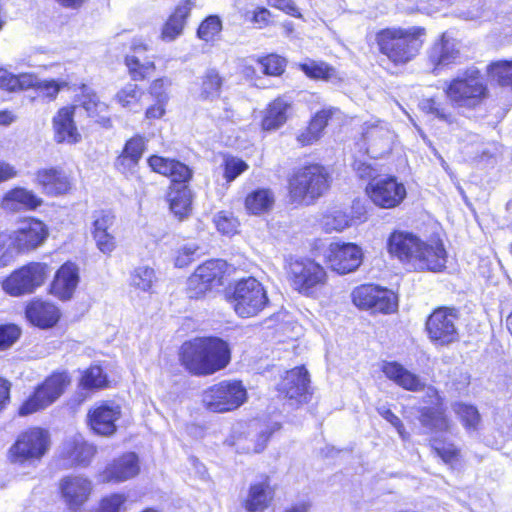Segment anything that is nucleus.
Wrapping results in <instances>:
<instances>
[{"instance_id": "11", "label": "nucleus", "mask_w": 512, "mask_h": 512, "mask_svg": "<svg viewBox=\"0 0 512 512\" xmlns=\"http://www.w3.org/2000/svg\"><path fill=\"white\" fill-rule=\"evenodd\" d=\"M70 382V377L65 372L52 374L23 403L19 414L25 416L45 409L63 394Z\"/></svg>"}, {"instance_id": "35", "label": "nucleus", "mask_w": 512, "mask_h": 512, "mask_svg": "<svg viewBox=\"0 0 512 512\" xmlns=\"http://www.w3.org/2000/svg\"><path fill=\"white\" fill-rule=\"evenodd\" d=\"M291 103L284 98H276L272 101L262 120V128L266 131H272L284 125L289 117Z\"/></svg>"}, {"instance_id": "50", "label": "nucleus", "mask_w": 512, "mask_h": 512, "mask_svg": "<svg viewBox=\"0 0 512 512\" xmlns=\"http://www.w3.org/2000/svg\"><path fill=\"white\" fill-rule=\"evenodd\" d=\"M115 215L110 211L94 214L92 235L114 232Z\"/></svg>"}, {"instance_id": "43", "label": "nucleus", "mask_w": 512, "mask_h": 512, "mask_svg": "<svg viewBox=\"0 0 512 512\" xmlns=\"http://www.w3.org/2000/svg\"><path fill=\"white\" fill-rule=\"evenodd\" d=\"M491 80L512 88V61H497L488 66Z\"/></svg>"}, {"instance_id": "23", "label": "nucleus", "mask_w": 512, "mask_h": 512, "mask_svg": "<svg viewBox=\"0 0 512 512\" xmlns=\"http://www.w3.org/2000/svg\"><path fill=\"white\" fill-rule=\"evenodd\" d=\"M77 108L74 105L62 107L53 117L54 138L57 143L75 144L81 140V134L74 122Z\"/></svg>"}, {"instance_id": "10", "label": "nucleus", "mask_w": 512, "mask_h": 512, "mask_svg": "<svg viewBox=\"0 0 512 512\" xmlns=\"http://www.w3.org/2000/svg\"><path fill=\"white\" fill-rule=\"evenodd\" d=\"M50 436L48 431L34 427L21 433L10 449L14 463H34L39 461L48 451Z\"/></svg>"}, {"instance_id": "63", "label": "nucleus", "mask_w": 512, "mask_h": 512, "mask_svg": "<svg viewBox=\"0 0 512 512\" xmlns=\"http://www.w3.org/2000/svg\"><path fill=\"white\" fill-rule=\"evenodd\" d=\"M434 449L438 456H440L445 463H453L459 458V450L453 444L442 446L435 444Z\"/></svg>"}, {"instance_id": "28", "label": "nucleus", "mask_w": 512, "mask_h": 512, "mask_svg": "<svg viewBox=\"0 0 512 512\" xmlns=\"http://www.w3.org/2000/svg\"><path fill=\"white\" fill-rule=\"evenodd\" d=\"M382 372L388 379L405 390L417 392L425 388V382L418 375L397 362H385Z\"/></svg>"}, {"instance_id": "37", "label": "nucleus", "mask_w": 512, "mask_h": 512, "mask_svg": "<svg viewBox=\"0 0 512 512\" xmlns=\"http://www.w3.org/2000/svg\"><path fill=\"white\" fill-rule=\"evenodd\" d=\"M171 212L179 220L186 218L191 212L192 196L187 186L172 189L168 195Z\"/></svg>"}, {"instance_id": "40", "label": "nucleus", "mask_w": 512, "mask_h": 512, "mask_svg": "<svg viewBox=\"0 0 512 512\" xmlns=\"http://www.w3.org/2000/svg\"><path fill=\"white\" fill-rule=\"evenodd\" d=\"M420 421L423 426L434 431H448L450 429V422L440 408L423 409Z\"/></svg>"}, {"instance_id": "16", "label": "nucleus", "mask_w": 512, "mask_h": 512, "mask_svg": "<svg viewBox=\"0 0 512 512\" xmlns=\"http://www.w3.org/2000/svg\"><path fill=\"white\" fill-rule=\"evenodd\" d=\"M324 257L330 268L338 274L355 271L362 263V249L354 243H331Z\"/></svg>"}, {"instance_id": "57", "label": "nucleus", "mask_w": 512, "mask_h": 512, "mask_svg": "<svg viewBox=\"0 0 512 512\" xmlns=\"http://www.w3.org/2000/svg\"><path fill=\"white\" fill-rule=\"evenodd\" d=\"M350 218L340 211L326 217L325 227L328 231L341 232L350 226Z\"/></svg>"}, {"instance_id": "19", "label": "nucleus", "mask_w": 512, "mask_h": 512, "mask_svg": "<svg viewBox=\"0 0 512 512\" xmlns=\"http://www.w3.org/2000/svg\"><path fill=\"white\" fill-rule=\"evenodd\" d=\"M309 377L304 367L287 371L277 385L279 394L296 403L306 402L309 394Z\"/></svg>"}, {"instance_id": "26", "label": "nucleus", "mask_w": 512, "mask_h": 512, "mask_svg": "<svg viewBox=\"0 0 512 512\" xmlns=\"http://www.w3.org/2000/svg\"><path fill=\"white\" fill-rule=\"evenodd\" d=\"M148 164L153 171L169 177L174 183H186L192 177L191 169L174 159L153 155L148 159Z\"/></svg>"}, {"instance_id": "56", "label": "nucleus", "mask_w": 512, "mask_h": 512, "mask_svg": "<svg viewBox=\"0 0 512 512\" xmlns=\"http://www.w3.org/2000/svg\"><path fill=\"white\" fill-rule=\"evenodd\" d=\"M420 105L425 112L435 115V117L448 124L453 123L452 116L447 113L441 104L436 102L434 99H425Z\"/></svg>"}, {"instance_id": "64", "label": "nucleus", "mask_w": 512, "mask_h": 512, "mask_svg": "<svg viewBox=\"0 0 512 512\" xmlns=\"http://www.w3.org/2000/svg\"><path fill=\"white\" fill-rule=\"evenodd\" d=\"M15 91L38 87L39 79L32 73L15 75Z\"/></svg>"}, {"instance_id": "25", "label": "nucleus", "mask_w": 512, "mask_h": 512, "mask_svg": "<svg viewBox=\"0 0 512 512\" xmlns=\"http://www.w3.org/2000/svg\"><path fill=\"white\" fill-rule=\"evenodd\" d=\"M148 50L146 44L141 41H134L132 43V55L125 58V64L128 68L130 77L134 81L144 80L155 69L154 61L152 58L143 57V53Z\"/></svg>"}, {"instance_id": "54", "label": "nucleus", "mask_w": 512, "mask_h": 512, "mask_svg": "<svg viewBox=\"0 0 512 512\" xmlns=\"http://www.w3.org/2000/svg\"><path fill=\"white\" fill-rule=\"evenodd\" d=\"M285 64L284 58L274 54L260 60L263 73L272 76L280 75L284 71Z\"/></svg>"}, {"instance_id": "7", "label": "nucleus", "mask_w": 512, "mask_h": 512, "mask_svg": "<svg viewBox=\"0 0 512 512\" xmlns=\"http://www.w3.org/2000/svg\"><path fill=\"white\" fill-rule=\"evenodd\" d=\"M445 93L453 105L473 108L485 97L486 86L476 69H468L447 85Z\"/></svg>"}, {"instance_id": "3", "label": "nucleus", "mask_w": 512, "mask_h": 512, "mask_svg": "<svg viewBox=\"0 0 512 512\" xmlns=\"http://www.w3.org/2000/svg\"><path fill=\"white\" fill-rule=\"evenodd\" d=\"M425 29L421 27L386 28L376 34L379 51L396 65L413 60L423 45Z\"/></svg>"}, {"instance_id": "44", "label": "nucleus", "mask_w": 512, "mask_h": 512, "mask_svg": "<svg viewBox=\"0 0 512 512\" xmlns=\"http://www.w3.org/2000/svg\"><path fill=\"white\" fill-rule=\"evenodd\" d=\"M128 496L124 493H111L99 501L92 512H126Z\"/></svg>"}, {"instance_id": "29", "label": "nucleus", "mask_w": 512, "mask_h": 512, "mask_svg": "<svg viewBox=\"0 0 512 512\" xmlns=\"http://www.w3.org/2000/svg\"><path fill=\"white\" fill-rule=\"evenodd\" d=\"M460 55L458 42L443 33L429 50V61L435 66H447L454 63Z\"/></svg>"}, {"instance_id": "5", "label": "nucleus", "mask_w": 512, "mask_h": 512, "mask_svg": "<svg viewBox=\"0 0 512 512\" xmlns=\"http://www.w3.org/2000/svg\"><path fill=\"white\" fill-rule=\"evenodd\" d=\"M329 188V175L319 164L298 168L289 178V194L297 204L310 205Z\"/></svg>"}, {"instance_id": "18", "label": "nucleus", "mask_w": 512, "mask_h": 512, "mask_svg": "<svg viewBox=\"0 0 512 512\" xmlns=\"http://www.w3.org/2000/svg\"><path fill=\"white\" fill-rule=\"evenodd\" d=\"M140 473L139 457L134 452H127L113 459L99 473L101 483H122L135 478Z\"/></svg>"}, {"instance_id": "36", "label": "nucleus", "mask_w": 512, "mask_h": 512, "mask_svg": "<svg viewBox=\"0 0 512 512\" xmlns=\"http://www.w3.org/2000/svg\"><path fill=\"white\" fill-rule=\"evenodd\" d=\"M274 202V193L270 189L260 188L247 195L245 208L250 214L260 215L270 211Z\"/></svg>"}, {"instance_id": "49", "label": "nucleus", "mask_w": 512, "mask_h": 512, "mask_svg": "<svg viewBox=\"0 0 512 512\" xmlns=\"http://www.w3.org/2000/svg\"><path fill=\"white\" fill-rule=\"evenodd\" d=\"M217 230L224 235H234L238 232L239 222L232 213L221 211L214 216Z\"/></svg>"}, {"instance_id": "1", "label": "nucleus", "mask_w": 512, "mask_h": 512, "mask_svg": "<svg viewBox=\"0 0 512 512\" xmlns=\"http://www.w3.org/2000/svg\"><path fill=\"white\" fill-rule=\"evenodd\" d=\"M388 252L416 271L439 272L445 268L446 251L441 241L429 243L403 231L393 232L387 242Z\"/></svg>"}, {"instance_id": "2", "label": "nucleus", "mask_w": 512, "mask_h": 512, "mask_svg": "<svg viewBox=\"0 0 512 512\" xmlns=\"http://www.w3.org/2000/svg\"><path fill=\"white\" fill-rule=\"evenodd\" d=\"M230 351L219 338H196L181 347V362L195 375H210L227 366Z\"/></svg>"}, {"instance_id": "51", "label": "nucleus", "mask_w": 512, "mask_h": 512, "mask_svg": "<svg viewBox=\"0 0 512 512\" xmlns=\"http://www.w3.org/2000/svg\"><path fill=\"white\" fill-rule=\"evenodd\" d=\"M69 85V82L65 79H51V80H39L37 90L40 94H42L44 97L54 100L58 93L67 88Z\"/></svg>"}, {"instance_id": "45", "label": "nucleus", "mask_w": 512, "mask_h": 512, "mask_svg": "<svg viewBox=\"0 0 512 512\" xmlns=\"http://www.w3.org/2000/svg\"><path fill=\"white\" fill-rule=\"evenodd\" d=\"M453 410L468 431H475L480 423L478 410L471 405L456 403Z\"/></svg>"}, {"instance_id": "21", "label": "nucleus", "mask_w": 512, "mask_h": 512, "mask_svg": "<svg viewBox=\"0 0 512 512\" xmlns=\"http://www.w3.org/2000/svg\"><path fill=\"white\" fill-rule=\"evenodd\" d=\"M121 417L119 405L102 402L95 405L88 412V423L91 429L98 435L111 436L116 430V421Z\"/></svg>"}, {"instance_id": "8", "label": "nucleus", "mask_w": 512, "mask_h": 512, "mask_svg": "<svg viewBox=\"0 0 512 512\" xmlns=\"http://www.w3.org/2000/svg\"><path fill=\"white\" fill-rule=\"evenodd\" d=\"M231 303L238 316L249 318L266 307L268 297L263 285L254 277H248L236 283Z\"/></svg>"}, {"instance_id": "46", "label": "nucleus", "mask_w": 512, "mask_h": 512, "mask_svg": "<svg viewBox=\"0 0 512 512\" xmlns=\"http://www.w3.org/2000/svg\"><path fill=\"white\" fill-rule=\"evenodd\" d=\"M272 433L273 430L270 428L260 430L256 435H253L255 438V444L253 446L243 445L242 439H237L232 445H234L237 452L240 453H260L265 449Z\"/></svg>"}, {"instance_id": "20", "label": "nucleus", "mask_w": 512, "mask_h": 512, "mask_svg": "<svg viewBox=\"0 0 512 512\" xmlns=\"http://www.w3.org/2000/svg\"><path fill=\"white\" fill-rule=\"evenodd\" d=\"M362 135L367 144V152L373 157L391 150L394 133L387 123L380 120L365 122Z\"/></svg>"}, {"instance_id": "52", "label": "nucleus", "mask_w": 512, "mask_h": 512, "mask_svg": "<svg viewBox=\"0 0 512 512\" xmlns=\"http://www.w3.org/2000/svg\"><path fill=\"white\" fill-rule=\"evenodd\" d=\"M21 336V329L15 324H0V351L9 349Z\"/></svg>"}, {"instance_id": "13", "label": "nucleus", "mask_w": 512, "mask_h": 512, "mask_svg": "<svg viewBox=\"0 0 512 512\" xmlns=\"http://www.w3.org/2000/svg\"><path fill=\"white\" fill-rule=\"evenodd\" d=\"M46 278V265L30 263L14 271L2 283L3 290L14 297L30 294L41 286Z\"/></svg>"}, {"instance_id": "6", "label": "nucleus", "mask_w": 512, "mask_h": 512, "mask_svg": "<svg viewBox=\"0 0 512 512\" xmlns=\"http://www.w3.org/2000/svg\"><path fill=\"white\" fill-rule=\"evenodd\" d=\"M459 310L438 307L427 318L425 331L435 347H448L460 340Z\"/></svg>"}, {"instance_id": "31", "label": "nucleus", "mask_w": 512, "mask_h": 512, "mask_svg": "<svg viewBox=\"0 0 512 512\" xmlns=\"http://www.w3.org/2000/svg\"><path fill=\"white\" fill-rule=\"evenodd\" d=\"M337 112H339V110L333 107L324 108L317 112L311 119L309 125L298 134L297 141L302 146L312 145L317 142L322 137L329 119Z\"/></svg>"}, {"instance_id": "34", "label": "nucleus", "mask_w": 512, "mask_h": 512, "mask_svg": "<svg viewBox=\"0 0 512 512\" xmlns=\"http://www.w3.org/2000/svg\"><path fill=\"white\" fill-rule=\"evenodd\" d=\"M36 181L49 195H60L70 189L68 176L57 169H42L36 173Z\"/></svg>"}, {"instance_id": "60", "label": "nucleus", "mask_w": 512, "mask_h": 512, "mask_svg": "<svg viewBox=\"0 0 512 512\" xmlns=\"http://www.w3.org/2000/svg\"><path fill=\"white\" fill-rule=\"evenodd\" d=\"M97 248L104 254H111L116 248L115 233L93 235Z\"/></svg>"}, {"instance_id": "59", "label": "nucleus", "mask_w": 512, "mask_h": 512, "mask_svg": "<svg viewBox=\"0 0 512 512\" xmlns=\"http://www.w3.org/2000/svg\"><path fill=\"white\" fill-rule=\"evenodd\" d=\"M183 27H184L183 21L179 20L178 18L171 15L163 27L162 38L165 41L174 40L176 37H178L182 33Z\"/></svg>"}, {"instance_id": "24", "label": "nucleus", "mask_w": 512, "mask_h": 512, "mask_svg": "<svg viewBox=\"0 0 512 512\" xmlns=\"http://www.w3.org/2000/svg\"><path fill=\"white\" fill-rule=\"evenodd\" d=\"M275 491L268 477L250 484L241 504L247 512H264L272 503Z\"/></svg>"}, {"instance_id": "62", "label": "nucleus", "mask_w": 512, "mask_h": 512, "mask_svg": "<svg viewBox=\"0 0 512 512\" xmlns=\"http://www.w3.org/2000/svg\"><path fill=\"white\" fill-rule=\"evenodd\" d=\"M198 250V246L195 244H187L178 250L175 258V265L177 267H185L194 260V255Z\"/></svg>"}, {"instance_id": "27", "label": "nucleus", "mask_w": 512, "mask_h": 512, "mask_svg": "<svg viewBox=\"0 0 512 512\" xmlns=\"http://www.w3.org/2000/svg\"><path fill=\"white\" fill-rule=\"evenodd\" d=\"M78 283V267L71 262H67L57 271L51 292L59 299L67 300L72 297Z\"/></svg>"}, {"instance_id": "39", "label": "nucleus", "mask_w": 512, "mask_h": 512, "mask_svg": "<svg viewBox=\"0 0 512 512\" xmlns=\"http://www.w3.org/2000/svg\"><path fill=\"white\" fill-rule=\"evenodd\" d=\"M223 80L215 69H209L202 77L199 97L214 100L220 96Z\"/></svg>"}, {"instance_id": "33", "label": "nucleus", "mask_w": 512, "mask_h": 512, "mask_svg": "<svg viewBox=\"0 0 512 512\" xmlns=\"http://www.w3.org/2000/svg\"><path fill=\"white\" fill-rule=\"evenodd\" d=\"M95 453L96 448L80 435L68 439L62 448V455L78 465H87Z\"/></svg>"}, {"instance_id": "58", "label": "nucleus", "mask_w": 512, "mask_h": 512, "mask_svg": "<svg viewBox=\"0 0 512 512\" xmlns=\"http://www.w3.org/2000/svg\"><path fill=\"white\" fill-rule=\"evenodd\" d=\"M145 149V141L141 136H135L128 140L123 149L124 154L129 155L131 160H140Z\"/></svg>"}, {"instance_id": "48", "label": "nucleus", "mask_w": 512, "mask_h": 512, "mask_svg": "<svg viewBox=\"0 0 512 512\" xmlns=\"http://www.w3.org/2000/svg\"><path fill=\"white\" fill-rule=\"evenodd\" d=\"M107 384V377L101 367L91 366L88 368L81 379V385L86 389H100Z\"/></svg>"}, {"instance_id": "47", "label": "nucleus", "mask_w": 512, "mask_h": 512, "mask_svg": "<svg viewBox=\"0 0 512 512\" xmlns=\"http://www.w3.org/2000/svg\"><path fill=\"white\" fill-rule=\"evenodd\" d=\"M221 30L222 21L218 16L211 15L202 21L197 30V35L201 40L205 42H211L215 40L216 36L220 34Z\"/></svg>"}, {"instance_id": "30", "label": "nucleus", "mask_w": 512, "mask_h": 512, "mask_svg": "<svg viewBox=\"0 0 512 512\" xmlns=\"http://www.w3.org/2000/svg\"><path fill=\"white\" fill-rule=\"evenodd\" d=\"M42 204V200L32 191L22 187L8 191L2 199V208L10 212L33 210Z\"/></svg>"}, {"instance_id": "55", "label": "nucleus", "mask_w": 512, "mask_h": 512, "mask_svg": "<svg viewBox=\"0 0 512 512\" xmlns=\"http://www.w3.org/2000/svg\"><path fill=\"white\" fill-rule=\"evenodd\" d=\"M81 106L88 113L89 116L94 117L103 113L107 109V105L104 102L99 101V98L95 93L85 92Z\"/></svg>"}, {"instance_id": "14", "label": "nucleus", "mask_w": 512, "mask_h": 512, "mask_svg": "<svg viewBox=\"0 0 512 512\" xmlns=\"http://www.w3.org/2000/svg\"><path fill=\"white\" fill-rule=\"evenodd\" d=\"M366 192L376 206L385 209L400 205L407 194L404 184L393 176L375 178L367 185Z\"/></svg>"}, {"instance_id": "15", "label": "nucleus", "mask_w": 512, "mask_h": 512, "mask_svg": "<svg viewBox=\"0 0 512 512\" xmlns=\"http://www.w3.org/2000/svg\"><path fill=\"white\" fill-rule=\"evenodd\" d=\"M353 303L360 309L373 312L390 313L395 310L397 303L395 295L374 285H362L352 292Z\"/></svg>"}, {"instance_id": "17", "label": "nucleus", "mask_w": 512, "mask_h": 512, "mask_svg": "<svg viewBox=\"0 0 512 512\" xmlns=\"http://www.w3.org/2000/svg\"><path fill=\"white\" fill-rule=\"evenodd\" d=\"M59 492L61 499L71 511L80 510L90 499L94 485L84 475H68L60 479Z\"/></svg>"}, {"instance_id": "4", "label": "nucleus", "mask_w": 512, "mask_h": 512, "mask_svg": "<svg viewBox=\"0 0 512 512\" xmlns=\"http://www.w3.org/2000/svg\"><path fill=\"white\" fill-rule=\"evenodd\" d=\"M284 269L291 287L306 296L314 295L327 283L325 268L310 257L289 256Z\"/></svg>"}, {"instance_id": "12", "label": "nucleus", "mask_w": 512, "mask_h": 512, "mask_svg": "<svg viewBox=\"0 0 512 512\" xmlns=\"http://www.w3.org/2000/svg\"><path fill=\"white\" fill-rule=\"evenodd\" d=\"M228 264L221 259L209 260L198 266L188 278L187 291L190 298H200L206 292L223 285Z\"/></svg>"}, {"instance_id": "53", "label": "nucleus", "mask_w": 512, "mask_h": 512, "mask_svg": "<svg viewBox=\"0 0 512 512\" xmlns=\"http://www.w3.org/2000/svg\"><path fill=\"white\" fill-rule=\"evenodd\" d=\"M248 168V164L242 159L238 157H227L224 163V177L227 182H232Z\"/></svg>"}, {"instance_id": "32", "label": "nucleus", "mask_w": 512, "mask_h": 512, "mask_svg": "<svg viewBox=\"0 0 512 512\" xmlns=\"http://www.w3.org/2000/svg\"><path fill=\"white\" fill-rule=\"evenodd\" d=\"M59 310L51 303L33 301L26 308V317L34 325L41 328L54 326L59 319Z\"/></svg>"}, {"instance_id": "22", "label": "nucleus", "mask_w": 512, "mask_h": 512, "mask_svg": "<svg viewBox=\"0 0 512 512\" xmlns=\"http://www.w3.org/2000/svg\"><path fill=\"white\" fill-rule=\"evenodd\" d=\"M48 236L46 225L37 219L29 218L20 223L13 234V243L20 251H28L42 245Z\"/></svg>"}, {"instance_id": "42", "label": "nucleus", "mask_w": 512, "mask_h": 512, "mask_svg": "<svg viewBox=\"0 0 512 512\" xmlns=\"http://www.w3.org/2000/svg\"><path fill=\"white\" fill-rule=\"evenodd\" d=\"M142 96L143 91L137 84L128 83L116 93L115 100L123 108L133 109L139 105Z\"/></svg>"}, {"instance_id": "38", "label": "nucleus", "mask_w": 512, "mask_h": 512, "mask_svg": "<svg viewBox=\"0 0 512 512\" xmlns=\"http://www.w3.org/2000/svg\"><path fill=\"white\" fill-rule=\"evenodd\" d=\"M157 276L153 268L142 265L134 268L130 274L129 284L135 290L150 293Z\"/></svg>"}, {"instance_id": "61", "label": "nucleus", "mask_w": 512, "mask_h": 512, "mask_svg": "<svg viewBox=\"0 0 512 512\" xmlns=\"http://www.w3.org/2000/svg\"><path fill=\"white\" fill-rule=\"evenodd\" d=\"M170 86V81L166 78L156 79L150 85V93L155 97L157 102L167 103L169 96L167 88Z\"/></svg>"}, {"instance_id": "9", "label": "nucleus", "mask_w": 512, "mask_h": 512, "mask_svg": "<svg viewBox=\"0 0 512 512\" xmlns=\"http://www.w3.org/2000/svg\"><path fill=\"white\" fill-rule=\"evenodd\" d=\"M247 398L240 381H222L207 388L202 394L204 406L217 413L232 411L240 407Z\"/></svg>"}, {"instance_id": "41", "label": "nucleus", "mask_w": 512, "mask_h": 512, "mask_svg": "<svg viewBox=\"0 0 512 512\" xmlns=\"http://www.w3.org/2000/svg\"><path fill=\"white\" fill-rule=\"evenodd\" d=\"M300 69L310 78L329 80L336 76L335 69L322 61L307 60L299 64Z\"/></svg>"}]
</instances>
